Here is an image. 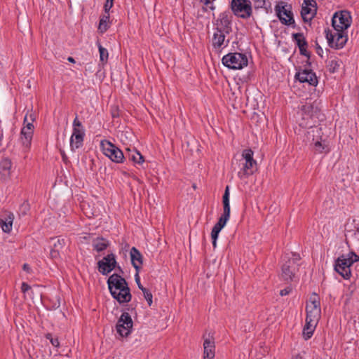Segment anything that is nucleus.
<instances>
[{
  "label": "nucleus",
  "instance_id": "nucleus-1",
  "mask_svg": "<svg viewBox=\"0 0 359 359\" xmlns=\"http://www.w3.org/2000/svg\"><path fill=\"white\" fill-rule=\"evenodd\" d=\"M109 290L112 297L119 304L131 301L132 295L128 282L120 274L113 273L107 281Z\"/></svg>",
  "mask_w": 359,
  "mask_h": 359
},
{
  "label": "nucleus",
  "instance_id": "nucleus-2",
  "mask_svg": "<svg viewBox=\"0 0 359 359\" xmlns=\"http://www.w3.org/2000/svg\"><path fill=\"white\" fill-rule=\"evenodd\" d=\"M222 64L229 69H241L248 64L247 56L241 53H229L222 59Z\"/></svg>",
  "mask_w": 359,
  "mask_h": 359
},
{
  "label": "nucleus",
  "instance_id": "nucleus-3",
  "mask_svg": "<svg viewBox=\"0 0 359 359\" xmlns=\"http://www.w3.org/2000/svg\"><path fill=\"white\" fill-rule=\"evenodd\" d=\"M72 134L70 137L71 150L74 151L81 148L83 144L85 130L81 122L78 119L77 116L73 121Z\"/></svg>",
  "mask_w": 359,
  "mask_h": 359
},
{
  "label": "nucleus",
  "instance_id": "nucleus-4",
  "mask_svg": "<svg viewBox=\"0 0 359 359\" xmlns=\"http://www.w3.org/2000/svg\"><path fill=\"white\" fill-rule=\"evenodd\" d=\"M231 8L235 15L243 19H248L252 14V3L250 0H231Z\"/></svg>",
  "mask_w": 359,
  "mask_h": 359
},
{
  "label": "nucleus",
  "instance_id": "nucleus-5",
  "mask_svg": "<svg viewBox=\"0 0 359 359\" xmlns=\"http://www.w3.org/2000/svg\"><path fill=\"white\" fill-rule=\"evenodd\" d=\"M351 24V16L347 11L336 12L332 18V26L335 31L346 30Z\"/></svg>",
  "mask_w": 359,
  "mask_h": 359
},
{
  "label": "nucleus",
  "instance_id": "nucleus-6",
  "mask_svg": "<svg viewBox=\"0 0 359 359\" xmlns=\"http://www.w3.org/2000/svg\"><path fill=\"white\" fill-rule=\"evenodd\" d=\"M336 32V35H334L332 34L329 28L325 29V36L330 47L334 49H341L346 43L348 36L345 30Z\"/></svg>",
  "mask_w": 359,
  "mask_h": 359
},
{
  "label": "nucleus",
  "instance_id": "nucleus-7",
  "mask_svg": "<svg viewBox=\"0 0 359 359\" xmlns=\"http://www.w3.org/2000/svg\"><path fill=\"white\" fill-rule=\"evenodd\" d=\"M275 11L282 24L287 26L292 25L293 27H295V22L291 5L278 4L275 7Z\"/></svg>",
  "mask_w": 359,
  "mask_h": 359
},
{
  "label": "nucleus",
  "instance_id": "nucleus-8",
  "mask_svg": "<svg viewBox=\"0 0 359 359\" xmlns=\"http://www.w3.org/2000/svg\"><path fill=\"white\" fill-rule=\"evenodd\" d=\"M103 153L115 163H122L125 158L121 149L107 140L101 142Z\"/></svg>",
  "mask_w": 359,
  "mask_h": 359
},
{
  "label": "nucleus",
  "instance_id": "nucleus-9",
  "mask_svg": "<svg viewBox=\"0 0 359 359\" xmlns=\"http://www.w3.org/2000/svg\"><path fill=\"white\" fill-rule=\"evenodd\" d=\"M133 322L130 315L127 312H123L116 325L117 333L122 337H128L133 329Z\"/></svg>",
  "mask_w": 359,
  "mask_h": 359
},
{
  "label": "nucleus",
  "instance_id": "nucleus-10",
  "mask_svg": "<svg viewBox=\"0 0 359 359\" xmlns=\"http://www.w3.org/2000/svg\"><path fill=\"white\" fill-rule=\"evenodd\" d=\"M117 266L116 255L111 252L97 262V270L103 276H107Z\"/></svg>",
  "mask_w": 359,
  "mask_h": 359
},
{
  "label": "nucleus",
  "instance_id": "nucleus-11",
  "mask_svg": "<svg viewBox=\"0 0 359 359\" xmlns=\"http://www.w3.org/2000/svg\"><path fill=\"white\" fill-rule=\"evenodd\" d=\"M283 261L280 278L286 283L292 282L295 277L296 272L298 271L299 264H295L293 260L286 259V256L284 257Z\"/></svg>",
  "mask_w": 359,
  "mask_h": 359
},
{
  "label": "nucleus",
  "instance_id": "nucleus-12",
  "mask_svg": "<svg viewBox=\"0 0 359 359\" xmlns=\"http://www.w3.org/2000/svg\"><path fill=\"white\" fill-rule=\"evenodd\" d=\"M32 123L28 121V114H26L24 118L25 126L20 133L22 144L26 148H29L31 145L34 133V125Z\"/></svg>",
  "mask_w": 359,
  "mask_h": 359
},
{
  "label": "nucleus",
  "instance_id": "nucleus-13",
  "mask_svg": "<svg viewBox=\"0 0 359 359\" xmlns=\"http://www.w3.org/2000/svg\"><path fill=\"white\" fill-rule=\"evenodd\" d=\"M351 264H348L346 257L344 255H341L335 260L334 270L344 278L349 279L351 275Z\"/></svg>",
  "mask_w": 359,
  "mask_h": 359
},
{
  "label": "nucleus",
  "instance_id": "nucleus-14",
  "mask_svg": "<svg viewBox=\"0 0 359 359\" xmlns=\"http://www.w3.org/2000/svg\"><path fill=\"white\" fill-rule=\"evenodd\" d=\"M295 78L301 83H308L313 86H316L318 83L316 74L311 69H305L297 72Z\"/></svg>",
  "mask_w": 359,
  "mask_h": 359
},
{
  "label": "nucleus",
  "instance_id": "nucleus-15",
  "mask_svg": "<svg viewBox=\"0 0 359 359\" xmlns=\"http://www.w3.org/2000/svg\"><path fill=\"white\" fill-rule=\"evenodd\" d=\"M229 219V217L222 215L221 217L219 218L218 222L213 226L211 231V238L212 246L214 248H215L217 246V240L218 238L219 232L225 226Z\"/></svg>",
  "mask_w": 359,
  "mask_h": 359
},
{
  "label": "nucleus",
  "instance_id": "nucleus-16",
  "mask_svg": "<svg viewBox=\"0 0 359 359\" xmlns=\"http://www.w3.org/2000/svg\"><path fill=\"white\" fill-rule=\"evenodd\" d=\"M323 132L320 127L310 126L308 130L305 133V139L304 141L309 146L313 145L316 139L322 137Z\"/></svg>",
  "mask_w": 359,
  "mask_h": 359
},
{
  "label": "nucleus",
  "instance_id": "nucleus-17",
  "mask_svg": "<svg viewBox=\"0 0 359 359\" xmlns=\"http://www.w3.org/2000/svg\"><path fill=\"white\" fill-rule=\"evenodd\" d=\"M131 264L135 271L140 273L143 264V256L135 247H133L130 251Z\"/></svg>",
  "mask_w": 359,
  "mask_h": 359
},
{
  "label": "nucleus",
  "instance_id": "nucleus-18",
  "mask_svg": "<svg viewBox=\"0 0 359 359\" xmlns=\"http://www.w3.org/2000/svg\"><path fill=\"white\" fill-rule=\"evenodd\" d=\"M217 25L220 26L219 29L224 31L227 34L231 32V20L229 18V12H223L220 13L218 19L217 20Z\"/></svg>",
  "mask_w": 359,
  "mask_h": 359
},
{
  "label": "nucleus",
  "instance_id": "nucleus-19",
  "mask_svg": "<svg viewBox=\"0 0 359 359\" xmlns=\"http://www.w3.org/2000/svg\"><path fill=\"white\" fill-rule=\"evenodd\" d=\"M257 162L255 160L245 161L243 168L238 172V175L240 179L248 177L256 170Z\"/></svg>",
  "mask_w": 359,
  "mask_h": 359
},
{
  "label": "nucleus",
  "instance_id": "nucleus-20",
  "mask_svg": "<svg viewBox=\"0 0 359 359\" xmlns=\"http://www.w3.org/2000/svg\"><path fill=\"white\" fill-rule=\"evenodd\" d=\"M302 111L304 115L308 116L311 118H318L320 109L319 108L317 102L315 101L312 104H306L305 105H303L302 107Z\"/></svg>",
  "mask_w": 359,
  "mask_h": 359
},
{
  "label": "nucleus",
  "instance_id": "nucleus-21",
  "mask_svg": "<svg viewBox=\"0 0 359 359\" xmlns=\"http://www.w3.org/2000/svg\"><path fill=\"white\" fill-rule=\"evenodd\" d=\"M215 341L210 338L205 339L203 342L204 359H214L215 357Z\"/></svg>",
  "mask_w": 359,
  "mask_h": 359
},
{
  "label": "nucleus",
  "instance_id": "nucleus-22",
  "mask_svg": "<svg viewBox=\"0 0 359 359\" xmlns=\"http://www.w3.org/2000/svg\"><path fill=\"white\" fill-rule=\"evenodd\" d=\"M109 245V241L102 236H97L95 238L92 242L93 250L98 252L105 250Z\"/></svg>",
  "mask_w": 359,
  "mask_h": 359
},
{
  "label": "nucleus",
  "instance_id": "nucleus-23",
  "mask_svg": "<svg viewBox=\"0 0 359 359\" xmlns=\"http://www.w3.org/2000/svg\"><path fill=\"white\" fill-rule=\"evenodd\" d=\"M310 147L316 153L318 154H327L330 151V148L328 144L326 143V140H323L322 137H320V139H316L313 145Z\"/></svg>",
  "mask_w": 359,
  "mask_h": 359
},
{
  "label": "nucleus",
  "instance_id": "nucleus-24",
  "mask_svg": "<svg viewBox=\"0 0 359 359\" xmlns=\"http://www.w3.org/2000/svg\"><path fill=\"white\" fill-rule=\"evenodd\" d=\"M14 215L8 212L4 217L0 218V226L5 233H10L12 230Z\"/></svg>",
  "mask_w": 359,
  "mask_h": 359
},
{
  "label": "nucleus",
  "instance_id": "nucleus-25",
  "mask_svg": "<svg viewBox=\"0 0 359 359\" xmlns=\"http://www.w3.org/2000/svg\"><path fill=\"white\" fill-rule=\"evenodd\" d=\"M216 31L212 37V46L215 49H219L224 43L226 33L219 29V27L216 28Z\"/></svg>",
  "mask_w": 359,
  "mask_h": 359
},
{
  "label": "nucleus",
  "instance_id": "nucleus-26",
  "mask_svg": "<svg viewBox=\"0 0 359 359\" xmlns=\"http://www.w3.org/2000/svg\"><path fill=\"white\" fill-rule=\"evenodd\" d=\"M11 166L12 163L8 158H4L0 161V174L4 180L10 176Z\"/></svg>",
  "mask_w": 359,
  "mask_h": 359
},
{
  "label": "nucleus",
  "instance_id": "nucleus-27",
  "mask_svg": "<svg viewBox=\"0 0 359 359\" xmlns=\"http://www.w3.org/2000/svg\"><path fill=\"white\" fill-rule=\"evenodd\" d=\"M292 39L299 49L304 47H308V42L306 41L303 33H293L292 34Z\"/></svg>",
  "mask_w": 359,
  "mask_h": 359
},
{
  "label": "nucleus",
  "instance_id": "nucleus-28",
  "mask_svg": "<svg viewBox=\"0 0 359 359\" xmlns=\"http://www.w3.org/2000/svg\"><path fill=\"white\" fill-rule=\"evenodd\" d=\"M313 9L311 6H302L301 10V15L304 22L311 21L314 17H312Z\"/></svg>",
  "mask_w": 359,
  "mask_h": 359
},
{
  "label": "nucleus",
  "instance_id": "nucleus-29",
  "mask_svg": "<svg viewBox=\"0 0 359 359\" xmlns=\"http://www.w3.org/2000/svg\"><path fill=\"white\" fill-rule=\"evenodd\" d=\"M306 318L318 321L320 315V309L311 308V306H306Z\"/></svg>",
  "mask_w": 359,
  "mask_h": 359
},
{
  "label": "nucleus",
  "instance_id": "nucleus-30",
  "mask_svg": "<svg viewBox=\"0 0 359 359\" xmlns=\"http://www.w3.org/2000/svg\"><path fill=\"white\" fill-rule=\"evenodd\" d=\"M128 158L130 161H133L135 163L142 164L144 162L143 156L136 149L129 153Z\"/></svg>",
  "mask_w": 359,
  "mask_h": 359
},
{
  "label": "nucleus",
  "instance_id": "nucleus-31",
  "mask_svg": "<svg viewBox=\"0 0 359 359\" xmlns=\"http://www.w3.org/2000/svg\"><path fill=\"white\" fill-rule=\"evenodd\" d=\"M97 45L100 53V60L102 63H106L108 60V50L103 48L99 41H97Z\"/></svg>",
  "mask_w": 359,
  "mask_h": 359
},
{
  "label": "nucleus",
  "instance_id": "nucleus-32",
  "mask_svg": "<svg viewBox=\"0 0 359 359\" xmlns=\"http://www.w3.org/2000/svg\"><path fill=\"white\" fill-rule=\"evenodd\" d=\"M110 16L107 15H102L100 18V23L98 26V30L100 33H104L107 32V30L109 28V26L107 25V21H109Z\"/></svg>",
  "mask_w": 359,
  "mask_h": 359
},
{
  "label": "nucleus",
  "instance_id": "nucleus-33",
  "mask_svg": "<svg viewBox=\"0 0 359 359\" xmlns=\"http://www.w3.org/2000/svg\"><path fill=\"white\" fill-rule=\"evenodd\" d=\"M51 241H55L51 248H53L54 250H57L58 251H60L61 249H62L65 245V241L64 238H52Z\"/></svg>",
  "mask_w": 359,
  "mask_h": 359
},
{
  "label": "nucleus",
  "instance_id": "nucleus-34",
  "mask_svg": "<svg viewBox=\"0 0 359 359\" xmlns=\"http://www.w3.org/2000/svg\"><path fill=\"white\" fill-rule=\"evenodd\" d=\"M339 67H340V62L335 60L329 61L328 65H327L329 72L331 73H334V72H337Z\"/></svg>",
  "mask_w": 359,
  "mask_h": 359
},
{
  "label": "nucleus",
  "instance_id": "nucleus-35",
  "mask_svg": "<svg viewBox=\"0 0 359 359\" xmlns=\"http://www.w3.org/2000/svg\"><path fill=\"white\" fill-rule=\"evenodd\" d=\"M306 306H311V308L314 309H320L319 298L316 294H314L313 297L310 298V302Z\"/></svg>",
  "mask_w": 359,
  "mask_h": 359
},
{
  "label": "nucleus",
  "instance_id": "nucleus-36",
  "mask_svg": "<svg viewBox=\"0 0 359 359\" xmlns=\"http://www.w3.org/2000/svg\"><path fill=\"white\" fill-rule=\"evenodd\" d=\"M30 210V205L27 201L23 202L19 208L20 215H26Z\"/></svg>",
  "mask_w": 359,
  "mask_h": 359
},
{
  "label": "nucleus",
  "instance_id": "nucleus-37",
  "mask_svg": "<svg viewBox=\"0 0 359 359\" xmlns=\"http://www.w3.org/2000/svg\"><path fill=\"white\" fill-rule=\"evenodd\" d=\"M242 157L245 160V161L255 160L253 158V151L250 149H244L242 153Z\"/></svg>",
  "mask_w": 359,
  "mask_h": 359
},
{
  "label": "nucleus",
  "instance_id": "nucleus-38",
  "mask_svg": "<svg viewBox=\"0 0 359 359\" xmlns=\"http://www.w3.org/2000/svg\"><path fill=\"white\" fill-rule=\"evenodd\" d=\"M314 332V328L309 327H304L303 329V337L305 340L309 339Z\"/></svg>",
  "mask_w": 359,
  "mask_h": 359
},
{
  "label": "nucleus",
  "instance_id": "nucleus-39",
  "mask_svg": "<svg viewBox=\"0 0 359 359\" xmlns=\"http://www.w3.org/2000/svg\"><path fill=\"white\" fill-rule=\"evenodd\" d=\"M142 292H143L144 297L147 300L149 306H151L152 304V297H153L152 294L147 288H144V290H142Z\"/></svg>",
  "mask_w": 359,
  "mask_h": 359
},
{
  "label": "nucleus",
  "instance_id": "nucleus-40",
  "mask_svg": "<svg viewBox=\"0 0 359 359\" xmlns=\"http://www.w3.org/2000/svg\"><path fill=\"white\" fill-rule=\"evenodd\" d=\"M304 4L306 6H311L313 8V13L312 14V17H314L317 13V4L316 0H304Z\"/></svg>",
  "mask_w": 359,
  "mask_h": 359
},
{
  "label": "nucleus",
  "instance_id": "nucleus-41",
  "mask_svg": "<svg viewBox=\"0 0 359 359\" xmlns=\"http://www.w3.org/2000/svg\"><path fill=\"white\" fill-rule=\"evenodd\" d=\"M348 264H353L354 262H358L359 260V256L357 255L354 252H351L348 254V257H346Z\"/></svg>",
  "mask_w": 359,
  "mask_h": 359
},
{
  "label": "nucleus",
  "instance_id": "nucleus-42",
  "mask_svg": "<svg viewBox=\"0 0 359 359\" xmlns=\"http://www.w3.org/2000/svg\"><path fill=\"white\" fill-rule=\"evenodd\" d=\"M223 205H229V187L226 186L222 197Z\"/></svg>",
  "mask_w": 359,
  "mask_h": 359
},
{
  "label": "nucleus",
  "instance_id": "nucleus-43",
  "mask_svg": "<svg viewBox=\"0 0 359 359\" xmlns=\"http://www.w3.org/2000/svg\"><path fill=\"white\" fill-rule=\"evenodd\" d=\"M286 259H287V260H293L294 262L295 263V264H298L297 262L301 259V257H300V255L298 253L292 252V257H287L286 256Z\"/></svg>",
  "mask_w": 359,
  "mask_h": 359
},
{
  "label": "nucleus",
  "instance_id": "nucleus-44",
  "mask_svg": "<svg viewBox=\"0 0 359 359\" xmlns=\"http://www.w3.org/2000/svg\"><path fill=\"white\" fill-rule=\"evenodd\" d=\"M50 257L52 259H57L60 258V251L57 250H54L53 248L50 249Z\"/></svg>",
  "mask_w": 359,
  "mask_h": 359
},
{
  "label": "nucleus",
  "instance_id": "nucleus-45",
  "mask_svg": "<svg viewBox=\"0 0 359 359\" xmlns=\"http://www.w3.org/2000/svg\"><path fill=\"white\" fill-rule=\"evenodd\" d=\"M317 322L318 321H314L311 318H306V324H305L304 327H309L315 328Z\"/></svg>",
  "mask_w": 359,
  "mask_h": 359
},
{
  "label": "nucleus",
  "instance_id": "nucleus-46",
  "mask_svg": "<svg viewBox=\"0 0 359 359\" xmlns=\"http://www.w3.org/2000/svg\"><path fill=\"white\" fill-rule=\"evenodd\" d=\"M135 280L137 285V287L140 290H144L145 287H143V285L141 284V282H140V276H139V273H137L136 271L135 274Z\"/></svg>",
  "mask_w": 359,
  "mask_h": 359
},
{
  "label": "nucleus",
  "instance_id": "nucleus-47",
  "mask_svg": "<svg viewBox=\"0 0 359 359\" xmlns=\"http://www.w3.org/2000/svg\"><path fill=\"white\" fill-rule=\"evenodd\" d=\"M230 204L229 205H223V214L222 215L226 216L230 218Z\"/></svg>",
  "mask_w": 359,
  "mask_h": 359
},
{
  "label": "nucleus",
  "instance_id": "nucleus-48",
  "mask_svg": "<svg viewBox=\"0 0 359 359\" xmlns=\"http://www.w3.org/2000/svg\"><path fill=\"white\" fill-rule=\"evenodd\" d=\"M307 48L308 47H304V48H299V53L302 55H304V56L308 57V59H309L311 57V53L307 50Z\"/></svg>",
  "mask_w": 359,
  "mask_h": 359
},
{
  "label": "nucleus",
  "instance_id": "nucleus-49",
  "mask_svg": "<svg viewBox=\"0 0 359 359\" xmlns=\"http://www.w3.org/2000/svg\"><path fill=\"white\" fill-rule=\"evenodd\" d=\"M255 4V8H264L266 4V0H254Z\"/></svg>",
  "mask_w": 359,
  "mask_h": 359
},
{
  "label": "nucleus",
  "instance_id": "nucleus-50",
  "mask_svg": "<svg viewBox=\"0 0 359 359\" xmlns=\"http://www.w3.org/2000/svg\"><path fill=\"white\" fill-rule=\"evenodd\" d=\"M292 291V287H285V289H283L280 291V294L281 296H285V295H287L289 294Z\"/></svg>",
  "mask_w": 359,
  "mask_h": 359
},
{
  "label": "nucleus",
  "instance_id": "nucleus-51",
  "mask_svg": "<svg viewBox=\"0 0 359 359\" xmlns=\"http://www.w3.org/2000/svg\"><path fill=\"white\" fill-rule=\"evenodd\" d=\"M31 289V287L29 285H28L27 283L23 282L21 285V290L23 293H25L29 290Z\"/></svg>",
  "mask_w": 359,
  "mask_h": 359
},
{
  "label": "nucleus",
  "instance_id": "nucleus-52",
  "mask_svg": "<svg viewBox=\"0 0 359 359\" xmlns=\"http://www.w3.org/2000/svg\"><path fill=\"white\" fill-rule=\"evenodd\" d=\"M316 49L317 54L323 57V50L317 42L316 43Z\"/></svg>",
  "mask_w": 359,
  "mask_h": 359
},
{
  "label": "nucleus",
  "instance_id": "nucleus-53",
  "mask_svg": "<svg viewBox=\"0 0 359 359\" xmlns=\"http://www.w3.org/2000/svg\"><path fill=\"white\" fill-rule=\"evenodd\" d=\"M50 342L55 347H59L60 346V342L57 338H51Z\"/></svg>",
  "mask_w": 359,
  "mask_h": 359
},
{
  "label": "nucleus",
  "instance_id": "nucleus-54",
  "mask_svg": "<svg viewBox=\"0 0 359 359\" xmlns=\"http://www.w3.org/2000/svg\"><path fill=\"white\" fill-rule=\"evenodd\" d=\"M22 269L24 271H25L26 272H27L29 273L32 272V270L28 264H26V263L24 264L22 266Z\"/></svg>",
  "mask_w": 359,
  "mask_h": 359
},
{
  "label": "nucleus",
  "instance_id": "nucleus-55",
  "mask_svg": "<svg viewBox=\"0 0 359 359\" xmlns=\"http://www.w3.org/2000/svg\"><path fill=\"white\" fill-rule=\"evenodd\" d=\"M114 6V1L111 0H106V2L104 5V7L111 8Z\"/></svg>",
  "mask_w": 359,
  "mask_h": 359
},
{
  "label": "nucleus",
  "instance_id": "nucleus-56",
  "mask_svg": "<svg viewBox=\"0 0 359 359\" xmlns=\"http://www.w3.org/2000/svg\"><path fill=\"white\" fill-rule=\"evenodd\" d=\"M215 0H200V2L203 3L205 6H208L215 1Z\"/></svg>",
  "mask_w": 359,
  "mask_h": 359
},
{
  "label": "nucleus",
  "instance_id": "nucleus-57",
  "mask_svg": "<svg viewBox=\"0 0 359 359\" xmlns=\"http://www.w3.org/2000/svg\"><path fill=\"white\" fill-rule=\"evenodd\" d=\"M60 154H61V156H62V158L63 161H64L65 163H67V161L68 158H67V155L65 154V151H62V150H60Z\"/></svg>",
  "mask_w": 359,
  "mask_h": 359
},
{
  "label": "nucleus",
  "instance_id": "nucleus-58",
  "mask_svg": "<svg viewBox=\"0 0 359 359\" xmlns=\"http://www.w3.org/2000/svg\"><path fill=\"white\" fill-rule=\"evenodd\" d=\"M35 120V116L34 114H30L29 116H28V121H31V122H34Z\"/></svg>",
  "mask_w": 359,
  "mask_h": 359
},
{
  "label": "nucleus",
  "instance_id": "nucleus-59",
  "mask_svg": "<svg viewBox=\"0 0 359 359\" xmlns=\"http://www.w3.org/2000/svg\"><path fill=\"white\" fill-rule=\"evenodd\" d=\"M109 11H110V8H106L104 6V14L103 15H109Z\"/></svg>",
  "mask_w": 359,
  "mask_h": 359
},
{
  "label": "nucleus",
  "instance_id": "nucleus-60",
  "mask_svg": "<svg viewBox=\"0 0 359 359\" xmlns=\"http://www.w3.org/2000/svg\"><path fill=\"white\" fill-rule=\"evenodd\" d=\"M292 359H303L302 356L300 354H297L292 357Z\"/></svg>",
  "mask_w": 359,
  "mask_h": 359
},
{
  "label": "nucleus",
  "instance_id": "nucleus-61",
  "mask_svg": "<svg viewBox=\"0 0 359 359\" xmlns=\"http://www.w3.org/2000/svg\"><path fill=\"white\" fill-rule=\"evenodd\" d=\"M46 338L48 340H50L51 338H53L51 333H47L46 334Z\"/></svg>",
  "mask_w": 359,
  "mask_h": 359
},
{
  "label": "nucleus",
  "instance_id": "nucleus-62",
  "mask_svg": "<svg viewBox=\"0 0 359 359\" xmlns=\"http://www.w3.org/2000/svg\"><path fill=\"white\" fill-rule=\"evenodd\" d=\"M116 269L118 271V272H119L120 273H123V269H121V267L120 266H118V264H117V266H116Z\"/></svg>",
  "mask_w": 359,
  "mask_h": 359
},
{
  "label": "nucleus",
  "instance_id": "nucleus-63",
  "mask_svg": "<svg viewBox=\"0 0 359 359\" xmlns=\"http://www.w3.org/2000/svg\"><path fill=\"white\" fill-rule=\"evenodd\" d=\"M208 6L209 9L211 11H214L215 9V6L212 4H209Z\"/></svg>",
  "mask_w": 359,
  "mask_h": 359
},
{
  "label": "nucleus",
  "instance_id": "nucleus-64",
  "mask_svg": "<svg viewBox=\"0 0 359 359\" xmlns=\"http://www.w3.org/2000/svg\"><path fill=\"white\" fill-rule=\"evenodd\" d=\"M67 60L69 62H72V63H74L75 62V60L72 57H69L67 58Z\"/></svg>",
  "mask_w": 359,
  "mask_h": 359
}]
</instances>
